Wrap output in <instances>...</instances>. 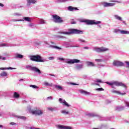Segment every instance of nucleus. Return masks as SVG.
<instances>
[{"label": "nucleus", "instance_id": "1", "mask_svg": "<svg viewBox=\"0 0 129 129\" xmlns=\"http://www.w3.org/2000/svg\"><path fill=\"white\" fill-rule=\"evenodd\" d=\"M58 34H64V35H73V34H77L79 35L80 34H83V31L76 29H71L69 30V32H58Z\"/></svg>", "mask_w": 129, "mask_h": 129}, {"label": "nucleus", "instance_id": "2", "mask_svg": "<svg viewBox=\"0 0 129 129\" xmlns=\"http://www.w3.org/2000/svg\"><path fill=\"white\" fill-rule=\"evenodd\" d=\"M106 84H108L109 86H112V85H115V86L119 87L121 86L122 87H124L126 90V85L123 84L122 82H119L118 81H113L111 82H105Z\"/></svg>", "mask_w": 129, "mask_h": 129}, {"label": "nucleus", "instance_id": "3", "mask_svg": "<svg viewBox=\"0 0 129 129\" xmlns=\"http://www.w3.org/2000/svg\"><path fill=\"white\" fill-rule=\"evenodd\" d=\"M59 60H60V61H64L65 63H67L68 64H74L75 63H81V60L77 59H64L63 58H59Z\"/></svg>", "mask_w": 129, "mask_h": 129}, {"label": "nucleus", "instance_id": "4", "mask_svg": "<svg viewBox=\"0 0 129 129\" xmlns=\"http://www.w3.org/2000/svg\"><path fill=\"white\" fill-rule=\"evenodd\" d=\"M30 60L35 62H45L46 60L42 59V57L39 55L30 56Z\"/></svg>", "mask_w": 129, "mask_h": 129}, {"label": "nucleus", "instance_id": "5", "mask_svg": "<svg viewBox=\"0 0 129 129\" xmlns=\"http://www.w3.org/2000/svg\"><path fill=\"white\" fill-rule=\"evenodd\" d=\"M83 23H85L86 25H99V24H101V21H96L95 20H82Z\"/></svg>", "mask_w": 129, "mask_h": 129}, {"label": "nucleus", "instance_id": "6", "mask_svg": "<svg viewBox=\"0 0 129 129\" xmlns=\"http://www.w3.org/2000/svg\"><path fill=\"white\" fill-rule=\"evenodd\" d=\"M26 68L29 69L30 71H33V72H35V73H38V74H41L42 72L40 69L36 67H32L31 66H26Z\"/></svg>", "mask_w": 129, "mask_h": 129}, {"label": "nucleus", "instance_id": "7", "mask_svg": "<svg viewBox=\"0 0 129 129\" xmlns=\"http://www.w3.org/2000/svg\"><path fill=\"white\" fill-rule=\"evenodd\" d=\"M53 21L54 23H56L57 24H62L64 22L62 18H61L59 16L57 15H52Z\"/></svg>", "mask_w": 129, "mask_h": 129}, {"label": "nucleus", "instance_id": "8", "mask_svg": "<svg viewBox=\"0 0 129 129\" xmlns=\"http://www.w3.org/2000/svg\"><path fill=\"white\" fill-rule=\"evenodd\" d=\"M93 51H95L97 53H102L103 52H106L108 51V48H104L103 47H94L93 48Z\"/></svg>", "mask_w": 129, "mask_h": 129}, {"label": "nucleus", "instance_id": "9", "mask_svg": "<svg viewBox=\"0 0 129 129\" xmlns=\"http://www.w3.org/2000/svg\"><path fill=\"white\" fill-rule=\"evenodd\" d=\"M113 66H115V67H122L124 66V63L120 61L114 60L113 62Z\"/></svg>", "mask_w": 129, "mask_h": 129}, {"label": "nucleus", "instance_id": "10", "mask_svg": "<svg viewBox=\"0 0 129 129\" xmlns=\"http://www.w3.org/2000/svg\"><path fill=\"white\" fill-rule=\"evenodd\" d=\"M31 112L32 114H35V115H42L43 114V111L41 109L32 111Z\"/></svg>", "mask_w": 129, "mask_h": 129}, {"label": "nucleus", "instance_id": "11", "mask_svg": "<svg viewBox=\"0 0 129 129\" xmlns=\"http://www.w3.org/2000/svg\"><path fill=\"white\" fill-rule=\"evenodd\" d=\"M56 127L58 129H72V128L69 126H65L61 124L57 125Z\"/></svg>", "mask_w": 129, "mask_h": 129}, {"label": "nucleus", "instance_id": "12", "mask_svg": "<svg viewBox=\"0 0 129 129\" xmlns=\"http://www.w3.org/2000/svg\"><path fill=\"white\" fill-rule=\"evenodd\" d=\"M59 101L60 103H62L63 105L67 106V107H70V105H69L65 100H63L62 98H59Z\"/></svg>", "mask_w": 129, "mask_h": 129}, {"label": "nucleus", "instance_id": "13", "mask_svg": "<svg viewBox=\"0 0 129 129\" xmlns=\"http://www.w3.org/2000/svg\"><path fill=\"white\" fill-rule=\"evenodd\" d=\"M115 6V4L114 3H108L107 2H104L103 3V6L104 8H108L109 7H113Z\"/></svg>", "mask_w": 129, "mask_h": 129}, {"label": "nucleus", "instance_id": "14", "mask_svg": "<svg viewBox=\"0 0 129 129\" xmlns=\"http://www.w3.org/2000/svg\"><path fill=\"white\" fill-rule=\"evenodd\" d=\"M16 46L14 44H12L10 43H2L0 44V48L2 47H15Z\"/></svg>", "mask_w": 129, "mask_h": 129}, {"label": "nucleus", "instance_id": "15", "mask_svg": "<svg viewBox=\"0 0 129 129\" xmlns=\"http://www.w3.org/2000/svg\"><path fill=\"white\" fill-rule=\"evenodd\" d=\"M111 92L112 93H116V94H118L119 95H125V93H121L120 92L118 91H116L115 90H113L111 91Z\"/></svg>", "mask_w": 129, "mask_h": 129}, {"label": "nucleus", "instance_id": "16", "mask_svg": "<svg viewBox=\"0 0 129 129\" xmlns=\"http://www.w3.org/2000/svg\"><path fill=\"white\" fill-rule=\"evenodd\" d=\"M68 9L70 12H74V11H78L79 10L77 8L73 7L72 6H69Z\"/></svg>", "mask_w": 129, "mask_h": 129}, {"label": "nucleus", "instance_id": "17", "mask_svg": "<svg viewBox=\"0 0 129 129\" xmlns=\"http://www.w3.org/2000/svg\"><path fill=\"white\" fill-rule=\"evenodd\" d=\"M27 6H30L31 4H35L37 3V1L36 0H27Z\"/></svg>", "mask_w": 129, "mask_h": 129}, {"label": "nucleus", "instance_id": "18", "mask_svg": "<svg viewBox=\"0 0 129 129\" xmlns=\"http://www.w3.org/2000/svg\"><path fill=\"white\" fill-rule=\"evenodd\" d=\"M79 91L81 94H84L85 95H89L90 94V92L84 91V90H80Z\"/></svg>", "mask_w": 129, "mask_h": 129}, {"label": "nucleus", "instance_id": "19", "mask_svg": "<svg viewBox=\"0 0 129 129\" xmlns=\"http://www.w3.org/2000/svg\"><path fill=\"white\" fill-rule=\"evenodd\" d=\"M15 58L16 59H23V58H24V55L18 53H16L15 55Z\"/></svg>", "mask_w": 129, "mask_h": 129}, {"label": "nucleus", "instance_id": "20", "mask_svg": "<svg viewBox=\"0 0 129 129\" xmlns=\"http://www.w3.org/2000/svg\"><path fill=\"white\" fill-rule=\"evenodd\" d=\"M49 47V48H52V49H57V50H62V48L58 47L57 46L50 45Z\"/></svg>", "mask_w": 129, "mask_h": 129}, {"label": "nucleus", "instance_id": "21", "mask_svg": "<svg viewBox=\"0 0 129 129\" xmlns=\"http://www.w3.org/2000/svg\"><path fill=\"white\" fill-rule=\"evenodd\" d=\"M54 86L55 87V88H56V89H57V90H63V87H62V86L60 85H54Z\"/></svg>", "mask_w": 129, "mask_h": 129}, {"label": "nucleus", "instance_id": "22", "mask_svg": "<svg viewBox=\"0 0 129 129\" xmlns=\"http://www.w3.org/2000/svg\"><path fill=\"white\" fill-rule=\"evenodd\" d=\"M8 75L7 72H3L0 74V77H7Z\"/></svg>", "mask_w": 129, "mask_h": 129}, {"label": "nucleus", "instance_id": "23", "mask_svg": "<svg viewBox=\"0 0 129 129\" xmlns=\"http://www.w3.org/2000/svg\"><path fill=\"white\" fill-rule=\"evenodd\" d=\"M115 109L116 110H118V111H120V110H123L124 109V106H117Z\"/></svg>", "mask_w": 129, "mask_h": 129}, {"label": "nucleus", "instance_id": "24", "mask_svg": "<svg viewBox=\"0 0 129 129\" xmlns=\"http://www.w3.org/2000/svg\"><path fill=\"white\" fill-rule=\"evenodd\" d=\"M76 68L77 70H80V69H82V68H83V65L81 64H78L76 65Z\"/></svg>", "mask_w": 129, "mask_h": 129}, {"label": "nucleus", "instance_id": "25", "mask_svg": "<svg viewBox=\"0 0 129 129\" xmlns=\"http://www.w3.org/2000/svg\"><path fill=\"white\" fill-rule=\"evenodd\" d=\"M47 109L48 110H50V111H56V110H57V109H58L57 108V107H48L47 108Z\"/></svg>", "mask_w": 129, "mask_h": 129}, {"label": "nucleus", "instance_id": "26", "mask_svg": "<svg viewBox=\"0 0 129 129\" xmlns=\"http://www.w3.org/2000/svg\"><path fill=\"white\" fill-rule=\"evenodd\" d=\"M87 66H90L91 67H94V66H95V64H94L93 62L90 61H87Z\"/></svg>", "mask_w": 129, "mask_h": 129}, {"label": "nucleus", "instance_id": "27", "mask_svg": "<svg viewBox=\"0 0 129 129\" xmlns=\"http://www.w3.org/2000/svg\"><path fill=\"white\" fill-rule=\"evenodd\" d=\"M13 69H15V68H13L12 67H9V68H0V70H13Z\"/></svg>", "mask_w": 129, "mask_h": 129}, {"label": "nucleus", "instance_id": "28", "mask_svg": "<svg viewBox=\"0 0 129 129\" xmlns=\"http://www.w3.org/2000/svg\"><path fill=\"white\" fill-rule=\"evenodd\" d=\"M120 34H121L122 35H124L125 34H129V31H127L126 30H120Z\"/></svg>", "mask_w": 129, "mask_h": 129}, {"label": "nucleus", "instance_id": "29", "mask_svg": "<svg viewBox=\"0 0 129 129\" xmlns=\"http://www.w3.org/2000/svg\"><path fill=\"white\" fill-rule=\"evenodd\" d=\"M17 118H20V119H23V120H26L27 119V117L24 116H16Z\"/></svg>", "mask_w": 129, "mask_h": 129}, {"label": "nucleus", "instance_id": "30", "mask_svg": "<svg viewBox=\"0 0 129 129\" xmlns=\"http://www.w3.org/2000/svg\"><path fill=\"white\" fill-rule=\"evenodd\" d=\"M114 18L118 20V21H122V18L119 16H118V15H114Z\"/></svg>", "mask_w": 129, "mask_h": 129}, {"label": "nucleus", "instance_id": "31", "mask_svg": "<svg viewBox=\"0 0 129 129\" xmlns=\"http://www.w3.org/2000/svg\"><path fill=\"white\" fill-rule=\"evenodd\" d=\"M88 116H89L90 117H94V116H96V115L92 113H89L87 114Z\"/></svg>", "mask_w": 129, "mask_h": 129}, {"label": "nucleus", "instance_id": "32", "mask_svg": "<svg viewBox=\"0 0 129 129\" xmlns=\"http://www.w3.org/2000/svg\"><path fill=\"white\" fill-rule=\"evenodd\" d=\"M44 85H45V86H50V87H52L53 86V84H49V83L48 82H45L44 83Z\"/></svg>", "mask_w": 129, "mask_h": 129}, {"label": "nucleus", "instance_id": "33", "mask_svg": "<svg viewBox=\"0 0 129 129\" xmlns=\"http://www.w3.org/2000/svg\"><path fill=\"white\" fill-rule=\"evenodd\" d=\"M69 0H57L56 3L57 4H60L61 3H66V2H68Z\"/></svg>", "mask_w": 129, "mask_h": 129}, {"label": "nucleus", "instance_id": "34", "mask_svg": "<svg viewBox=\"0 0 129 129\" xmlns=\"http://www.w3.org/2000/svg\"><path fill=\"white\" fill-rule=\"evenodd\" d=\"M14 98H19L20 97V95L15 92H14Z\"/></svg>", "mask_w": 129, "mask_h": 129}, {"label": "nucleus", "instance_id": "35", "mask_svg": "<svg viewBox=\"0 0 129 129\" xmlns=\"http://www.w3.org/2000/svg\"><path fill=\"white\" fill-rule=\"evenodd\" d=\"M61 113H62L63 114H65V115H67V114H69V111H66L65 110H62L61 111Z\"/></svg>", "mask_w": 129, "mask_h": 129}, {"label": "nucleus", "instance_id": "36", "mask_svg": "<svg viewBox=\"0 0 129 129\" xmlns=\"http://www.w3.org/2000/svg\"><path fill=\"white\" fill-rule=\"evenodd\" d=\"M124 103L125 104V106L129 108V102L128 101H127L126 100H124Z\"/></svg>", "mask_w": 129, "mask_h": 129}, {"label": "nucleus", "instance_id": "37", "mask_svg": "<svg viewBox=\"0 0 129 129\" xmlns=\"http://www.w3.org/2000/svg\"><path fill=\"white\" fill-rule=\"evenodd\" d=\"M78 41L80 43H86V41L82 38H79Z\"/></svg>", "mask_w": 129, "mask_h": 129}, {"label": "nucleus", "instance_id": "38", "mask_svg": "<svg viewBox=\"0 0 129 129\" xmlns=\"http://www.w3.org/2000/svg\"><path fill=\"white\" fill-rule=\"evenodd\" d=\"M39 24H46V21L43 19H40L39 20Z\"/></svg>", "mask_w": 129, "mask_h": 129}, {"label": "nucleus", "instance_id": "39", "mask_svg": "<svg viewBox=\"0 0 129 129\" xmlns=\"http://www.w3.org/2000/svg\"><path fill=\"white\" fill-rule=\"evenodd\" d=\"M120 31H121V30L118 29H115L114 30V33H116V34H118V33H120Z\"/></svg>", "mask_w": 129, "mask_h": 129}, {"label": "nucleus", "instance_id": "40", "mask_svg": "<svg viewBox=\"0 0 129 129\" xmlns=\"http://www.w3.org/2000/svg\"><path fill=\"white\" fill-rule=\"evenodd\" d=\"M24 19L25 21H26V22H31V19L30 17H24Z\"/></svg>", "mask_w": 129, "mask_h": 129}, {"label": "nucleus", "instance_id": "41", "mask_svg": "<svg viewBox=\"0 0 129 129\" xmlns=\"http://www.w3.org/2000/svg\"><path fill=\"white\" fill-rule=\"evenodd\" d=\"M30 87H32V88H34L35 89H37L38 88H39V87L36 85H30Z\"/></svg>", "mask_w": 129, "mask_h": 129}, {"label": "nucleus", "instance_id": "42", "mask_svg": "<svg viewBox=\"0 0 129 129\" xmlns=\"http://www.w3.org/2000/svg\"><path fill=\"white\" fill-rule=\"evenodd\" d=\"M96 90H97V91H103L104 89L102 88H99L96 89Z\"/></svg>", "mask_w": 129, "mask_h": 129}, {"label": "nucleus", "instance_id": "43", "mask_svg": "<svg viewBox=\"0 0 129 129\" xmlns=\"http://www.w3.org/2000/svg\"><path fill=\"white\" fill-rule=\"evenodd\" d=\"M95 82H97V83H103V82H102V81H101V80H97L96 81H94Z\"/></svg>", "mask_w": 129, "mask_h": 129}, {"label": "nucleus", "instance_id": "44", "mask_svg": "<svg viewBox=\"0 0 129 129\" xmlns=\"http://www.w3.org/2000/svg\"><path fill=\"white\" fill-rule=\"evenodd\" d=\"M110 3H118V4H120V2H119L118 1H110Z\"/></svg>", "mask_w": 129, "mask_h": 129}, {"label": "nucleus", "instance_id": "45", "mask_svg": "<svg viewBox=\"0 0 129 129\" xmlns=\"http://www.w3.org/2000/svg\"><path fill=\"white\" fill-rule=\"evenodd\" d=\"M95 61L96 62H102L103 60L102 59H95Z\"/></svg>", "mask_w": 129, "mask_h": 129}, {"label": "nucleus", "instance_id": "46", "mask_svg": "<svg viewBox=\"0 0 129 129\" xmlns=\"http://www.w3.org/2000/svg\"><path fill=\"white\" fill-rule=\"evenodd\" d=\"M125 63L126 65L127 66V67L128 68H129V61H125Z\"/></svg>", "mask_w": 129, "mask_h": 129}, {"label": "nucleus", "instance_id": "47", "mask_svg": "<svg viewBox=\"0 0 129 129\" xmlns=\"http://www.w3.org/2000/svg\"><path fill=\"white\" fill-rule=\"evenodd\" d=\"M6 57L0 56V59H1V60H6Z\"/></svg>", "mask_w": 129, "mask_h": 129}, {"label": "nucleus", "instance_id": "48", "mask_svg": "<svg viewBox=\"0 0 129 129\" xmlns=\"http://www.w3.org/2000/svg\"><path fill=\"white\" fill-rule=\"evenodd\" d=\"M10 124H11V125H16L17 124L14 122H11Z\"/></svg>", "mask_w": 129, "mask_h": 129}, {"label": "nucleus", "instance_id": "49", "mask_svg": "<svg viewBox=\"0 0 129 129\" xmlns=\"http://www.w3.org/2000/svg\"><path fill=\"white\" fill-rule=\"evenodd\" d=\"M49 60H53V59H54V57L53 56H50L48 57Z\"/></svg>", "mask_w": 129, "mask_h": 129}, {"label": "nucleus", "instance_id": "50", "mask_svg": "<svg viewBox=\"0 0 129 129\" xmlns=\"http://www.w3.org/2000/svg\"><path fill=\"white\" fill-rule=\"evenodd\" d=\"M71 85H79L78 84L74 83H70Z\"/></svg>", "mask_w": 129, "mask_h": 129}, {"label": "nucleus", "instance_id": "51", "mask_svg": "<svg viewBox=\"0 0 129 129\" xmlns=\"http://www.w3.org/2000/svg\"><path fill=\"white\" fill-rule=\"evenodd\" d=\"M110 102H111V101L109 100H106V103H107V104H108V103H110Z\"/></svg>", "mask_w": 129, "mask_h": 129}, {"label": "nucleus", "instance_id": "52", "mask_svg": "<svg viewBox=\"0 0 129 129\" xmlns=\"http://www.w3.org/2000/svg\"><path fill=\"white\" fill-rule=\"evenodd\" d=\"M92 85H98V86H99V84L95 83H92Z\"/></svg>", "mask_w": 129, "mask_h": 129}, {"label": "nucleus", "instance_id": "53", "mask_svg": "<svg viewBox=\"0 0 129 129\" xmlns=\"http://www.w3.org/2000/svg\"><path fill=\"white\" fill-rule=\"evenodd\" d=\"M56 38H64V37L61 36V35H56Z\"/></svg>", "mask_w": 129, "mask_h": 129}, {"label": "nucleus", "instance_id": "54", "mask_svg": "<svg viewBox=\"0 0 129 129\" xmlns=\"http://www.w3.org/2000/svg\"><path fill=\"white\" fill-rule=\"evenodd\" d=\"M47 99H48V100H49V99L52 100V99H53V97H52V96L48 97L47 98Z\"/></svg>", "mask_w": 129, "mask_h": 129}, {"label": "nucleus", "instance_id": "55", "mask_svg": "<svg viewBox=\"0 0 129 129\" xmlns=\"http://www.w3.org/2000/svg\"><path fill=\"white\" fill-rule=\"evenodd\" d=\"M34 26V24L33 23H30L29 24V27H33Z\"/></svg>", "mask_w": 129, "mask_h": 129}, {"label": "nucleus", "instance_id": "56", "mask_svg": "<svg viewBox=\"0 0 129 129\" xmlns=\"http://www.w3.org/2000/svg\"><path fill=\"white\" fill-rule=\"evenodd\" d=\"M71 24H72V25L75 24H76V22H75V21H72Z\"/></svg>", "mask_w": 129, "mask_h": 129}, {"label": "nucleus", "instance_id": "57", "mask_svg": "<svg viewBox=\"0 0 129 129\" xmlns=\"http://www.w3.org/2000/svg\"><path fill=\"white\" fill-rule=\"evenodd\" d=\"M14 16H21V14L19 13H15Z\"/></svg>", "mask_w": 129, "mask_h": 129}, {"label": "nucleus", "instance_id": "58", "mask_svg": "<svg viewBox=\"0 0 129 129\" xmlns=\"http://www.w3.org/2000/svg\"><path fill=\"white\" fill-rule=\"evenodd\" d=\"M84 49H86L87 50H88V49H89V47H88L87 46H85V47H84Z\"/></svg>", "mask_w": 129, "mask_h": 129}, {"label": "nucleus", "instance_id": "59", "mask_svg": "<svg viewBox=\"0 0 129 129\" xmlns=\"http://www.w3.org/2000/svg\"><path fill=\"white\" fill-rule=\"evenodd\" d=\"M50 76H53V77H55L56 76L55 75H53V74H49V75Z\"/></svg>", "mask_w": 129, "mask_h": 129}, {"label": "nucleus", "instance_id": "60", "mask_svg": "<svg viewBox=\"0 0 129 129\" xmlns=\"http://www.w3.org/2000/svg\"><path fill=\"white\" fill-rule=\"evenodd\" d=\"M121 22H122V23H123V24H124V25H126L125 21L122 20V21H121Z\"/></svg>", "mask_w": 129, "mask_h": 129}, {"label": "nucleus", "instance_id": "61", "mask_svg": "<svg viewBox=\"0 0 129 129\" xmlns=\"http://www.w3.org/2000/svg\"><path fill=\"white\" fill-rule=\"evenodd\" d=\"M44 44H45V45H49V43H48L47 41H44Z\"/></svg>", "mask_w": 129, "mask_h": 129}, {"label": "nucleus", "instance_id": "62", "mask_svg": "<svg viewBox=\"0 0 129 129\" xmlns=\"http://www.w3.org/2000/svg\"><path fill=\"white\" fill-rule=\"evenodd\" d=\"M13 22H18V21H22V20H17L13 19Z\"/></svg>", "mask_w": 129, "mask_h": 129}, {"label": "nucleus", "instance_id": "63", "mask_svg": "<svg viewBox=\"0 0 129 129\" xmlns=\"http://www.w3.org/2000/svg\"><path fill=\"white\" fill-rule=\"evenodd\" d=\"M0 7H4L3 4L2 3H0Z\"/></svg>", "mask_w": 129, "mask_h": 129}, {"label": "nucleus", "instance_id": "64", "mask_svg": "<svg viewBox=\"0 0 129 129\" xmlns=\"http://www.w3.org/2000/svg\"><path fill=\"white\" fill-rule=\"evenodd\" d=\"M19 81H24V79H21L19 80Z\"/></svg>", "mask_w": 129, "mask_h": 129}]
</instances>
